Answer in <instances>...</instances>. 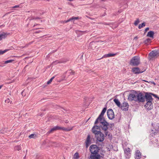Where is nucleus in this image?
Returning a JSON list of instances; mask_svg holds the SVG:
<instances>
[{
	"instance_id": "nucleus-1",
	"label": "nucleus",
	"mask_w": 159,
	"mask_h": 159,
	"mask_svg": "<svg viewBox=\"0 0 159 159\" xmlns=\"http://www.w3.org/2000/svg\"><path fill=\"white\" fill-rule=\"evenodd\" d=\"M99 124L98 125H95L93 127H95L96 129L100 130V129L101 128L102 130L104 131V133L106 136H107L108 133H109L108 129L109 123L105 120V118H103V119L101 120H98L97 124Z\"/></svg>"
},
{
	"instance_id": "nucleus-2",
	"label": "nucleus",
	"mask_w": 159,
	"mask_h": 159,
	"mask_svg": "<svg viewBox=\"0 0 159 159\" xmlns=\"http://www.w3.org/2000/svg\"><path fill=\"white\" fill-rule=\"evenodd\" d=\"M152 93L147 92L144 95V101L146 100V103L144 105L145 108L148 110H150L152 108V102L153 101V98L151 96Z\"/></svg>"
},
{
	"instance_id": "nucleus-3",
	"label": "nucleus",
	"mask_w": 159,
	"mask_h": 159,
	"mask_svg": "<svg viewBox=\"0 0 159 159\" xmlns=\"http://www.w3.org/2000/svg\"><path fill=\"white\" fill-rule=\"evenodd\" d=\"M92 133L94 134L97 140L100 142H102L104 139V134L100 131V130L96 129L95 127H93L92 129Z\"/></svg>"
},
{
	"instance_id": "nucleus-4",
	"label": "nucleus",
	"mask_w": 159,
	"mask_h": 159,
	"mask_svg": "<svg viewBox=\"0 0 159 159\" xmlns=\"http://www.w3.org/2000/svg\"><path fill=\"white\" fill-rule=\"evenodd\" d=\"M140 62V57L138 56L133 57L131 60L129 64L131 66H135L138 65Z\"/></svg>"
},
{
	"instance_id": "nucleus-5",
	"label": "nucleus",
	"mask_w": 159,
	"mask_h": 159,
	"mask_svg": "<svg viewBox=\"0 0 159 159\" xmlns=\"http://www.w3.org/2000/svg\"><path fill=\"white\" fill-rule=\"evenodd\" d=\"M137 92L133 90L132 93H130L128 96V100L130 101H134L135 102H137Z\"/></svg>"
},
{
	"instance_id": "nucleus-6",
	"label": "nucleus",
	"mask_w": 159,
	"mask_h": 159,
	"mask_svg": "<svg viewBox=\"0 0 159 159\" xmlns=\"http://www.w3.org/2000/svg\"><path fill=\"white\" fill-rule=\"evenodd\" d=\"M89 150L91 154H96L98 153V152L100 150L99 147L96 145H92L89 148Z\"/></svg>"
},
{
	"instance_id": "nucleus-7",
	"label": "nucleus",
	"mask_w": 159,
	"mask_h": 159,
	"mask_svg": "<svg viewBox=\"0 0 159 159\" xmlns=\"http://www.w3.org/2000/svg\"><path fill=\"white\" fill-rule=\"evenodd\" d=\"M144 95L141 92H138L137 96V102H144Z\"/></svg>"
},
{
	"instance_id": "nucleus-8",
	"label": "nucleus",
	"mask_w": 159,
	"mask_h": 159,
	"mask_svg": "<svg viewBox=\"0 0 159 159\" xmlns=\"http://www.w3.org/2000/svg\"><path fill=\"white\" fill-rule=\"evenodd\" d=\"M106 110L107 108L106 107H104L103 108L99 116L96 119L94 122L95 125L97 124L98 123V120H101L102 119H103V118H104L103 117V116L105 113L106 112Z\"/></svg>"
},
{
	"instance_id": "nucleus-9",
	"label": "nucleus",
	"mask_w": 159,
	"mask_h": 159,
	"mask_svg": "<svg viewBox=\"0 0 159 159\" xmlns=\"http://www.w3.org/2000/svg\"><path fill=\"white\" fill-rule=\"evenodd\" d=\"M159 54V51L153 50L151 51L149 54V60L153 59L154 58Z\"/></svg>"
},
{
	"instance_id": "nucleus-10",
	"label": "nucleus",
	"mask_w": 159,
	"mask_h": 159,
	"mask_svg": "<svg viewBox=\"0 0 159 159\" xmlns=\"http://www.w3.org/2000/svg\"><path fill=\"white\" fill-rule=\"evenodd\" d=\"M125 156L127 159H129L131 157V150L129 147L124 148Z\"/></svg>"
},
{
	"instance_id": "nucleus-11",
	"label": "nucleus",
	"mask_w": 159,
	"mask_h": 159,
	"mask_svg": "<svg viewBox=\"0 0 159 159\" xmlns=\"http://www.w3.org/2000/svg\"><path fill=\"white\" fill-rule=\"evenodd\" d=\"M107 115L108 118L110 120H112L115 117L114 112L111 109H109L107 111Z\"/></svg>"
},
{
	"instance_id": "nucleus-12",
	"label": "nucleus",
	"mask_w": 159,
	"mask_h": 159,
	"mask_svg": "<svg viewBox=\"0 0 159 159\" xmlns=\"http://www.w3.org/2000/svg\"><path fill=\"white\" fill-rule=\"evenodd\" d=\"M145 70L144 69L143 70L141 71L139 68L138 67H134L132 69V71L134 74H138L143 73Z\"/></svg>"
},
{
	"instance_id": "nucleus-13",
	"label": "nucleus",
	"mask_w": 159,
	"mask_h": 159,
	"mask_svg": "<svg viewBox=\"0 0 159 159\" xmlns=\"http://www.w3.org/2000/svg\"><path fill=\"white\" fill-rule=\"evenodd\" d=\"M120 107L123 111H126L128 109L129 104L127 102H124L121 104Z\"/></svg>"
},
{
	"instance_id": "nucleus-14",
	"label": "nucleus",
	"mask_w": 159,
	"mask_h": 159,
	"mask_svg": "<svg viewBox=\"0 0 159 159\" xmlns=\"http://www.w3.org/2000/svg\"><path fill=\"white\" fill-rule=\"evenodd\" d=\"M100 157L101 155L99 153L96 154H91L90 158V159H100Z\"/></svg>"
},
{
	"instance_id": "nucleus-15",
	"label": "nucleus",
	"mask_w": 159,
	"mask_h": 159,
	"mask_svg": "<svg viewBox=\"0 0 159 159\" xmlns=\"http://www.w3.org/2000/svg\"><path fill=\"white\" fill-rule=\"evenodd\" d=\"M55 128L56 130H64L66 131H70L72 129V128H69V129L66 128L65 127H60L58 126H57L54 127Z\"/></svg>"
},
{
	"instance_id": "nucleus-16",
	"label": "nucleus",
	"mask_w": 159,
	"mask_h": 159,
	"mask_svg": "<svg viewBox=\"0 0 159 159\" xmlns=\"http://www.w3.org/2000/svg\"><path fill=\"white\" fill-rule=\"evenodd\" d=\"M141 157V153L139 150L136 151L135 154V159H140Z\"/></svg>"
},
{
	"instance_id": "nucleus-17",
	"label": "nucleus",
	"mask_w": 159,
	"mask_h": 159,
	"mask_svg": "<svg viewBox=\"0 0 159 159\" xmlns=\"http://www.w3.org/2000/svg\"><path fill=\"white\" fill-rule=\"evenodd\" d=\"M90 139V135L88 134L85 141L86 145L87 147L89 146V145L91 143V141Z\"/></svg>"
},
{
	"instance_id": "nucleus-18",
	"label": "nucleus",
	"mask_w": 159,
	"mask_h": 159,
	"mask_svg": "<svg viewBox=\"0 0 159 159\" xmlns=\"http://www.w3.org/2000/svg\"><path fill=\"white\" fill-rule=\"evenodd\" d=\"M154 32L152 31H150L148 32L147 35V36L152 38V39L154 38Z\"/></svg>"
},
{
	"instance_id": "nucleus-19",
	"label": "nucleus",
	"mask_w": 159,
	"mask_h": 159,
	"mask_svg": "<svg viewBox=\"0 0 159 159\" xmlns=\"http://www.w3.org/2000/svg\"><path fill=\"white\" fill-rule=\"evenodd\" d=\"M116 54H113V53H109L107 54H105L103 56V57H102L101 59L103 58V57H113L116 55ZM100 59H98V60H99Z\"/></svg>"
},
{
	"instance_id": "nucleus-20",
	"label": "nucleus",
	"mask_w": 159,
	"mask_h": 159,
	"mask_svg": "<svg viewBox=\"0 0 159 159\" xmlns=\"http://www.w3.org/2000/svg\"><path fill=\"white\" fill-rule=\"evenodd\" d=\"M7 36V34L3 32L0 34V40L3 39L5 38Z\"/></svg>"
},
{
	"instance_id": "nucleus-21",
	"label": "nucleus",
	"mask_w": 159,
	"mask_h": 159,
	"mask_svg": "<svg viewBox=\"0 0 159 159\" xmlns=\"http://www.w3.org/2000/svg\"><path fill=\"white\" fill-rule=\"evenodd\" d=\"M113 101L118 107H120L121 105L120 102L118 99H114Z\"/></svg>"
},
{
	"instance_id": "nucleus-22",
	"label": "nucleus",
	"mask_w": 159,
	"mask_h": 159,
	"mask_svg": "<svg viewBox=\"0 0 159 159\" xmlns=\"http://www.w3.org/2000/svg\"><path fill=\"white\" fill-rule=\"evenodd\" d=\"M14 60H7L5 61H3L1 63L2 64H4L8 63H11L14 61Z\"/></svg>"
},
{
	"instance_id": "nucleus-23",
	"label": "nucleus",
	"mask_w": 159,
	"mask_h": 159,
	"mask_svg": "<svg viewBox=\"0 0 159 159\" xmlns=\"http://www.w3.org/2000/svg\"><path fill=\"white\" fill-rule=\"evenodd\" d=\"M79 157V153L76 152L74 155L73 158L74 159H78Z\"/></svg>"
},
{
	"instance_id": "nucleus-24",
	"label": "nucleus",
	"mask_w": 159,
	"mask_h": 159,
	"mask_svg": "<svg viewBox=\"0 0 159 159\" xmlns=\"http://www.w3.org/2000/svg\"><path fill=\"white\" fill-rule=\"evenodd\" d=\"M66 61H54L52 63V64H54L55 65L56 64H57L58 63H64L66 62Z\"/></svg>"
},
{
	"instance_id": "nucleus-25",
	"label": "nucleus",
	"mask_w": 159,
	"mask_h": 159,
	"mask_svg": "<svg viewBox=\"0 0 159 159\" xmlns=\"http://www.w3.org/2000/svg\"><path fill=\"white\" fill-rule=\"evenodd\" d=\"M29 138L30 139H35L37 137V135L35 134H32L29 136Z\"/></svg>"
},
{
	"instance_id": "nucleus-26",
	"label": "nucleus",
	"mask_w": 159,
	"mask_h": 159,
	"mask_svg": "<svg viewBox=\"0 0 159 159\" xmlns=\"http://www.w3.org/2000/svg\"><path fill=\"white\" fill-rule=\"evenodd\" d=\"M55 130H56L55 128V127H54L53 128H52L49 131L47 132V134H49L51 133H52V132H53L54 131H55Z\"/></svg>"
},
{
	"instance_id": "nucleus-27",
	"label": "nucleus",
	"mask_w": 159,
	"mask_h": 159,
	"mask_svg": "<svg viewBox=\"0 0 159 159\" xmlns=\"http://www.w3.org/2000/svg\"><path fill=\"white\" fill-rule=\"evenodd\" d=\"M145 22L141 24H139V25L138 28L139 29H140L141 28L145 26Z\"/></svg>"
},
{
	"instance_id": "nucleus-28",
	"label": "nucleus",
	"mask_w": 159,
	"mask_h": 159,
	"mask_svg": "<svg viewBox=\"0 0 159 159\" xmlns=\"http://www.w3.org/2000/svg\"><path fill=\"white\" fill-rule=\"evenodd\" d=\"M20 149V146L19 145L16 146L14 148V149L16 150L19 151Z\"/></svg>"
},
{
	"instance_id": "nucleus-29",
	"label": "nucleus",
	"mask_w": 159,
	"mask_h": 159,
	"mask_svg": "<svg viewBox=\"0 0 159 159\" xmlns=\"http://www.w3.org/2000/svg\"><path fill=\"white\" fill-rule=\"evenodd\" d=\"M151 39L149 38H148L145 40L144 41V43L145 44H147V43L149 42H150Z\"/></svg>"
},
{
	"instance_id": "nucleus-30",
	"label": "nucleus",
	"mask_w": 159,
	"mask_h": 159,
	"mask_svg": "<svg viewBox=\"0 0 159 159\" xmlns=\"http://www.w3.org/2000/svg\"><path fill=\"white\" fill-rule=\"evenodd\" d=\"M139 22V19H137V20L135 21L134 24L135 25L137 26L138 25Z\"/></svg>"
},
{
	"instance_id": "nucleus-31",
	"label": "nucleus",
	"mask_w": 159,
	"mask_h": 159,
	"mask_svg": "<svg viewBox=\"0 0 159 159\" xmlns=\"http://www.w3.org/2000/svg\"><path fill=\"white\" fill-rule=\"evenodd\" d=\"M8 49H6L4 51L0 50V55H2L8 51Z\"/></svg>"
},
{
	"instance_id": "nucleus-32",
	"label": "nucleus",
	"mask_w": 159,
	"mask_h": 159,
	"mask_svg": "<svg viewBox=\"0 0 159 159\" xmlns=\"http://www.w3.org/2000/svg\"><path fill=\"white\" fill-rule=\"evenodd\" d=\"M54 77H55L53 76L52 77L51 79H50L48 81L47 84H50L52 81V80L54 79Z\"/></svg>"
},
{
	"instance_id": "nucleus-33",
	"label": "nucleus",
	"mask_w": 159,
	"mask_h": 159,
	"mask_svg": "<svg viewBox=\"0 0 159 159\" xmlns=\"http://www.w3.org/2000/svg\"><path fill=\"white\" fill-rule=\"evenodd\" d=\"M69 74L70 75H74L75 74V71L70 70L69 71Z\"/></svg>"
},
{
	"instance_id": "nucleus-34",
	"label": "nucleus",
	"mask_w": 159,
	"mask_h": 159,
	"mask_svg": "<svg viewBox=\"0 0 159 159\" xmlns=\"http://www.w3.org/2000/svg\"><path fill=\"white\" fill-rule=\"evenodd\" d=\"M70 20L71 21L72 20H77L79 19V17H72L71 18H70Z\"/></svg>"
},
{
	"instance_id": "nucleus-35",
	"label": "nucleus",
	"mask_w": 159,
	"mask_h": 159,
	"mask_svg": "<svg viewBox=\"0 0 159 159\" xmlns=\"http://www.w3.org/2000/svg\"><path fill=\"white\" fill-rule=\"evenodd\" d=\"M5 102L6 103H9L10 102V103L11 104V101H10V99L9 98H8L7 99L5 100Z\"/></svg>"
},
{
	"instance_id": "nucleus-36",
	"label": "nucleus",
	"mask_w": 159,
	"mask_h": 159,
	"mask_svg": "<svg viewBox=\"0 0 159 159\" xmlns=\"http://www.w3.org/2000/svg\"><path fill=\"white\" fill-rule=\"evenodd\" d=\"M99 24H102L106 25H109L110 24L107 23L105 22H101L98 23Z\"/></svg>"
},
{
	"instance_id": "nucleus-37",
	"label": "nucleus",
	"mask_w": 159,
	"mask_h": 159,
	"mask_svg": "<svg viewBox=\"0 0 159 159\" xmlns=\"http://www.w3.org/2000/svg\"><path fill=\"white\" fill-rule=\"evenodd\" d=\"M43 31H44L43 30H38L34 32L35 33H39L40 32H42Z\"/></svg>"
},
{
	"instance_id": "nucleus-38",
	"label": "nucleus",
	"mask_w": 159,
	"mask_h": 159,
	"mask_svg": "<svg viewBox=\"0 0 159 159\" xmlns=\"http://www.w3.org/2000/svg\"><path fill=\"white\" fill-rule=\"evenodd\" d=\"M153 95L154 97L155 98H158V96L155 94L152 93V94H151V96Z\"/></svg>"
},
{
	"instance_id": "nucleus-39",
	"label": "nucleus",
	"mask_w": 159,
	"mask_h": 159,
	"mask_svg": "<svg viewBox=\"0 0 159 159\" xmlns=\"http://www.w3.org/2000/svg\"><path fill=\"white\" fill-rule=\"evenodd\" d=\"M40 19V18L39 17H36V18H32L30 19V20H36V19Z\"/></svg>"
},
{
	"instance_id": "nucleus-40",
	"label": "nucleus",
	"mask_w": 159,
	"mask_h": 159,
	"mask_svg": "<svg viewBox=\"0 0 159 159\" xmlns=\"http://www.w3.org/2000/svg\"><path fill=\"white\" fill-rule=\"evenodd\" d=\"M71 21L70 19H69V20H65L63 21L64 23H67L70 21Z\"/></svg>"
},
{
	"instance_id": "nucleus-41",
	"label": "nucleus",
	"mask_w": 159,
	"mask_h": 159,
	"mask_svg": "<svg viewBox=\"0 0 159 159\" xmlns=\"http://www.w3.org/2000/svg\"><path fill=\"white\" fill-rule=\"evenodd\" d=\"M71 21L70 19H69V20H65L63 21L64 23H67L70 21Z\"/></svg>"
},
{
	"instance_id": "nucleus-42",
	"label": "nucleus",
	"mask_w": 159,
	"mask_h": 159,
	"mask_svg": "<svg viewBox=\"0 0 159 159\" xmlns=\"http://www.w3.org/2000/svg\"><path fill=\"white\" fill-rule=\"evenodd\" d=\"M109 129L111 130H112V126H111L109 124Z\"/></svg>"
},
{
	"instance_id": "nucleus-43",
	"label": "nucleus",
	"mask_w": 159,
	"mask_h": 159,
	"mask_svg": "<svg viewBox=\"0 0 159 159\" xmlns=\"http://www.w3.org/2000/svg\"><path fill=\"white\" fill-rule=\"evenodd\" d=\"M149 28L148 27H147V28H146L145 30H144V31H145V33L147 32V31L148 30H149Z\"/></svg>"
},
{
	"instance_id": "nucleus-44",
	"label": "nucleus",
	"mask_w": 159,
	"mask_h": 159,
	"mask_svg": "<svg viewBox=\"0 0 159 159\" xmlns=\"http://www.w3.org/2000/svg\"><path fill=\"white\" fill-rule=\"evenodd\" d=\"M79 32H84V33H86L87 32V31H81L80 30L78 31Z\"/></svg>"
},
{
	"instance_id": "nucleus-45",
	"label": "nucleus",
	"mask_w": 159,
	"mask_h": 159,
	"mask_svg": "<svg viewBox=\"0 0 159 159\" xmlns=\"http://www.w3.org/2000/svg\"><path fill=\"white\" fill-rule=\"evenodd\" d=\"M111 126H114V123H111L109 124Z\"/></svg>"
},
{
	"instance_id": "nucleus-46",
	"label": "nucleus",
	"mask_w": 159,
	"mask_h": 159,
	"mask_svg": "<svg viewBox=\"0 0 159 159\" xmlns=\"http://www.w3.org/2000/svg\"><path fill=\"white\" fill-rule=\"evenodd\" d=\"M19 7V5H16L14 6L13 7V8H16V7Z\"/></svg>"
},
{
	"instance_id": "nucleus-47",
	"label": "nucleus",
	"mask_w": 159,
	"mask_h": 159,
	"mask_svg": "<svg viewBox=\"0 0 159 159\" xmlns=\"http://www.w3.org/2000/svg\"><path fill=\"white\" fill-rule=\"evenodd\" d=\"M138 38V37L137 36H136L135 37H134V39H137Z\"/></svg>"
},
{
	"instance_id": "nucleus-48",
	"label": "nucleus",
	"mask_w": 159,
	"mask_h": 159,
	"mask_svg": "<svg viewBox=\"0 0 159 159\" xmlns=\"http://www.w3.org/2000/svg\"><path fill=\"white\" fill-rule=\"evenodd\" d=\"M108 136L109 137H110L111 136V134H107Z\"/></svg>"
},
{
	"instance_id": "nucleus-49",
	"label": "nucleus",
	"mask_w": 159,
	"mask_h": 159,
	"mask_svg": "<svg viewBox=\"0 0 159 159\" xmlns=\"http://www.w3.org/2000/svg\"><path fill=\"white\" fill-rule=\"evenodd\" d=\"M3 86V85H0V89H1V88Z\"/></svg>"
},
{
	"instance_id": "nucleus-50",
	"label": "nucleus",
	"mask_w": 159,
	"mask_h": 159,
	"mask_svg": "<svg viewBox=\"0 0 159 159\" xmlns=\"http://www.w3.org/2000/svg\"><path fill=\"white\" fill-rule=\"evenodd\" d=\"M2 131V130H1L0 131V132H1V133H4Z\"/></svg>"
},
{
	"instance_id": "nucleus-51",
	"label": "nucleus",
	"mask_w": 159,
	"mask_h": 159,
	"mask_svg": "<svg viewBox=\"0 0 159 159\" xmlns=\"http://www.w3.org/2000/svg\"><path fill=\"white\" fill-rule=\"evenodd\" d=\"M87 17H88V18H89V19H91V20H93V19H94L92 18H90V17H88V16H87Z\"/></svg>"
},
{
	"instance_id": "nucleus-52",
	"label": "nucleus",
	"mask_w": 159,
	"mask_h": 159,
	"mask_svg": "<svg viewBox=\"0 0 159 159\" xmlns=\"http://www.w3.org/2000/svg\"><path fill=\"white\" fill-rule=\"evenodd\" d=\"M152 83H153V84H154V85H155V83L154 82H153Z\"/></svg>"
},
{
	"instance_id": "nucleus-53",
	"label": "nucleus",
	"mask_w": 159,
	"mask_h": 159,
	"mask_svg": "<svg viewBox=\"0 0 159 159\" xmlns=\"http://www.w3.org/2000/svg\"><path fill=\"white\" fill-rule=\"evenodd\" d=\"M157 98L159 100V97L158 96V98Z\"/></svg>"
},
{
	"instance_id": "nucleus-54",
	"label": "nucleus",
	"mask_w": 159,
	"mask_h": 159,
	"mask_svg": "<svg viewBox=\"0 0 159 159\" xmlns=\"http://www.w3.org/2000/svg\"><path fill=\"white\" fill-rule=\"evenodd\" d=\"M146 82H148V81H145Z\"/></svg>"
},
{
	"instance_id": "nucleus-55",
	"label": "nucleus",
	"mask_w": 159,
	"mask_h": 159,
	"mask_svg": "<svg viewBox=\"0 0 159 159\" xmlns=\"http://www.w3.org/2000/svg\"><path fill=\"white\" fill-rule=\"evenodd\" d=\"M25 157H26V155L25 156L24 158H25Z\"/></svg>"
},
{
	"instance_id": "nucleus-56",
	"label": "nucleus",
	"mask_w": 159,
	"mask_h": 159,
	"mask_svg": "<svg viewBox=\"0 0 159 159\" xmlns=\"http://www.w3.org/2000/svg\"><path fill=\"white\" fill-rule=\"evenodd\" d=\"M158 128H159V126H158Z\"/></svg>"
}]
</instances>
